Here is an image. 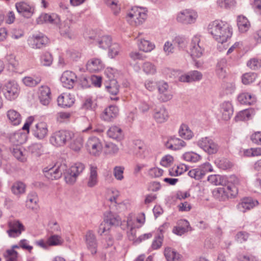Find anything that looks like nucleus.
I'll list each match as a JSON object with an SVG mask.
<instances>
[{"label":"nucleus","instance_id":"f257e3e1","mask_svg":"<svg viewBox=\"0 0 261 261\" xmlns=\"http://www.w3.org/2000/svg\"><path fill=\"white\" fill-rule=\"evenodd\" d=\"M85 165L81 163H76L68 168L67 165L63 163L60 165L46 167L43 169L44 176L50 180L58 179L62 174L64 175L66 182L69 185H73L76 181L77 176L83 172Z\"/></svg>","mask_w":261,"mask_h":261},{"label":"nucleus","instance_id":"f03ea898","mask_svg":"<svg viewBox=\"0 0 261 261\" xmlns=\"http://www.w3.org/2000/svg\"><path fill=\"white\" fill-rule=\"evenodd\" d=\"M207 29L213 38L221 43L226 42L232 34L231 26L227 22L220 20L211 22L208 24Z\"/></svg>","mask_w":261,"mask_h":261},{"label":"nucleus","instance_id":"7ed1b4c3","mask_svg":"<svg viewBox=\"0 0 261 261\" xmlns=\"http://www.w3.org/2000/svg\"><path fill=\"white\" fill-rule=\"evenodd\" d=\"M127 21L132 26L142 24L147 18V13L144 9L139 7L133 8L126 16Z\"/></svg>","mask_w":261,"mask_h":261},{"label":"nucleus","instance_id":"20e7f679","mask_svg":"<svg viewBox=\"0 0 261 261\" xmlns=\"http://www.w3.org/2000/svg\"><path fill=\"white\" fill-rule=\"evenodd\" d=\"M74 137V133L70 130H60L53 133L50 137L49 142L55 146H63Z\"/></svg>","mask_w":261,"mask_h":261},{"label":"nucleus","instance_id":"39448f33","mask_svg":"<svg viewBox=\"0 0 261 261\" xmlns=\"http://www.w3.org/2000/svg\"><path fill=\"white\" fill-rule=\"evenodd\" d=\"M223 187L215 189L212 194L213 196L219 201H226L229 198L236 197L238 194V190L234 187L223 186Z\"/></svg>","mask_w":261,"mask_h":261},{"label":"nucleus","instance_id":"423d86ee","mask_svg":"<svg viewBox=\"0 0 261 261\" xmlns=\"http://www.w3.org/2000/svg\"><path fill=\"white\" fill-rule=\"evenodd\" d=\"M197 11L192 9H185L177 13L176 20L183 24L189 25L195 23L198 18Z\"/></svg>","mask_w":261,"mask_h":261},{"label":"nucleus","instance_id":"0eeeda50","mask_svg":"<svg viewBox=\"0 0 261 261\" xmlns=\"http://www.w3.org/2000/svg\"><path fill=\"white\" fill-rule=\"evenodd\" d=\"M197 145L208 154H213L217 152L218 145L209 137H203L197 142Z\"/></svg>","mask_w":261,"mask_h":261},{"label":"nucleus","instance_id":"6e6552de","mask_svg":"<svg viewBox=\"0 0 261 261\" xmlns=\"http://www.w3.org/2000/svg\"><path fill=\"white\" fill-rule=\"evenodd\" d=\"M86 146L89 152L95 156L100 155L103 148L101 140L94 136L88 138Z\"/></svg>","mask_w":261,"mask_h":261},{"label":"nucleus","instance_id":"1a4fd4ad","mask_svg":"<svg viewBox=\"0 0 261 261\" xmlns=\"http://www.w3.org/2000/svg\"><path fill=\"white\" fill-rule=\"evenodd\" d=\"M72 20L70 19H66L59 24V33L60 35L70 40L76 37V34L71 27Z\"/></svg>","mask_w":261,"mask_h":261},{"label":"nucleus","instance_id":"9d476101","mask_svg":"<svg viewBox=\"0 0 261 261\" xmlns=\"http://www.w3.org/2000/svg\"><path fill=\"white\" fill-rule=\"evenodd\" d=\"M204 50V47L200 43V36L198 35L194 36L192 38L189 45L191 56L193 58H200L202 56Z\"/></svg>","mask_w":261,"mask_h":261},{"label":"nucleus","instance_id":"9b49d317","mask_svg":"<svg viewBox=\"0 0 261 261\" xmlns=\"http://www.w3.org/2000/svg\"><path fill=\"white\" fill-rule=\"evenodd\" d=\"M87 249L90 251L92 254L97 252L98 242L96 235L93 230H88L83 237Z\"/></svg>","mask_w":261,"mask_h":261},{"label":"nucleus","instance_id":"f8f14e48","mask_svg":"<svg viewBox=\"0 0 261 261\" xmlns=\"http://www.w3.org/2000/svg\"><path fill=\"white\" fill-rule=\"evenodd\" d=\"M29 46L34 49H40L45 46L48 42V38L42 33L33 35L28 40Z\"/></svg>","mask_w":261,"mask_h":261},{"label":"nucleus","instance_id":"ddd939ff","mask_svg":"<svg viewBox=\"0 0 261 261\" xmlns=\"http://www.w3.org/2000/svg\"><path fill=\"white\" fill-rule=\"evenodd\" d=\"M19 93V86L15 81L7 83L4 88V94L5 98L9 100L16 99Z\"/></svg>","mask_w":261,"mask_h":261},{"label":"nucleus","instance_id":"4468645a","mask_svg":"<svg viewBox=\"0 0 261 261\" xmlns=\"http://www.w3.org/2000/svg\"><path fill=\"white\" fill-rule=\"evenodd\" d=\"M60 81L63 87L70 89L73 87L76 82L77 76L72 71L66 70L62 73Z\"/></svg>","mask_w":261,"mask_h":261},{"label":"nucleus","instance_id":"2eb2a0df","mask_svg":"<svg viewBox=\"0 0 261 261\" xmlns=\"http://www.w3.org/2000/svg\"><path fill=\"white\" fill-rule=\"evenodd\" d=\"M15 7L18 13L27 18L31 17L34 13V7L24 1L16 3Z\"/></svg>","mask_w":261,"mask_h":261},{"label":"nucleus","instance_id":"dca6fc26","mask_svg":"<svg viewBox=\"0 0 261 261\" xmlns=\"http://www.w3.org/2000/svg\"><path fill=\"white\" fill-rule=\"evenodd\" d=\"M32 130L33 135L35 138L39 140H42L48 134V125L44 122H40L35 124Z\"/></svg>","mask_w":261,"mask_h":261},{"label":"nucleus","instance_id":"f3484780","mask_svg":"<svg viewBox=\"0 0 261 261\" xmlns=\"http://www.w3.org/2000/svg\"><path fill=\"white\" fill-rule=\"evenodd\" d=\"M158 89L159 93V99L163 102H166L172 98V94L169 89V86L167 83L160 82L158 83Z\"/></svg>","mask_w":261,"mask_h":261},{"label":"nucleus","instance_id":"a211bd4d","mask_svg":"<svg viewBox=\"0 0 261 261\" xmlns=\"http://www.w3.org/2000/svg\"><path fill=\"white\" fill-rule=\"evenodd\" d=\"M9 229L7 233L10 237L16 238L21 234L24 230V227L19 221L14 220L9 222Z\"/></svg>","mask_w":261,"mask_h":261},{"label":"nucleus","instance_id":"6ab92c4d","mask_svg":"<svg viewBox=\"0 0 261 261\" xmlns=\"http://www.w3.org/2000/svg\"><path fill=\"white\" fill-rule=\"evenodd\" d=\"M258 204V201L253 200L251 197H245L242 198L237 205L238 210L243 213L253 208Z\"/></svg>","mask_w":261,"mask_h":261},{"label":"nucleus","instance_id":"aec40b11","mask_svg":"<svg viewBox=\"0 0 261 261\" xmlns=\"http://www.w3.org/2000/svg\"><path fill=\"white\" fill-rule=\"evenodd\" d=\"M169 117L168 112L164 106L156 108L153 110V117L158 123H163L166 122Z\"/></svg>","mask_w":261,"mask_h":261},{"label":"nucleus","instance_id":"412c9836","mask_svg":"<svg viewBox=\"0 0 261 261\" xmlns=\"http://www.w3.org/2000/svg\"><path fill=\"white\" fill-rule=\"evenodd\" d=\"M202 76V74L200 72L197 70H193L181 75L179 76L178 80L181 82L191 83L200 81Z\"/></svg>","mask_w":261,"mask_h":261},{"label":"nucleus","instance_id":"4be33fe9","mask_svg":"<svg viewBox=\"0 0 261 261\" xmlns=\"http://www.w3.org/2000/svg\"><path fill=\"white\" fill-rule=\"evenodd\" d=\"M74 101L73 95L69 93H63L57 99L58 106L63 108L71 107L74 103Z\"/></svg>","mask_w":261,"mask_h":261},{"label":"nucleus","instance_id":"5701e85b","mask_svg":"<svg viewBox=\"0 0 261 261\" xmlns=\"http://www.w3.org/2000/svg\"><path fill=\"white\" fill-rule=\"evenodd\" d=\"M86 67L89 72H98L104 68L105 65L100 59L92 58L87 62Z\"/></svg>","mask_w":261,"mask_h":261},{"label":"nucleus","instance_id":"b1692460","mask_svg":"<svg viewBox=\"0 0 261 261\" xmlns=\"http://www.w3.org/2000/svg\"><path fill=\"white\" fill-rule=\"evenodd\" d=\"M119 110L115 106H110L106 108L101 115V118L106 121H111L118 115Z\"/></svg>","mask_w":261,"mask_h":261},{"label":"nucleus","instance_id":"393cba45","mask_svg":"<svg viewBox=\"0 0 261 261\" xmlns=\"http://www.w3.org/2000/svg\"><path fill=\"white\" fill-rule=\"evenodd\" d=\"M191 230L189 222L185 219H181L178 221L176 226L173 229V232L176 234L181 236L185 232Z\"/></svg>","mask_w":261,"mask_h":261},{"label":"nucleus","instance_id":"a878e982","mask_svg":"<svg viewBox=\"0 0 261 261\" xmlns=\"http://www.w3.org/2000/svg\"><path fill=\"white\" fill-rule=\"evenodd\" d=\"M186 142L177 138L172 137L170 138L165 143L166 148L172 150H179L186 146Z\"/></svg>","mask_w":261,"mask_h":261},{"label":"nucleus","instance_id":"bb28decb","mask_svg":"<svg viewBox=\"0 0 261 261\" xmlns=\"http://www.w3.org/2000/svg\"><path fill=\"white\" fill-rule=\"evenodd\" d=\"M164 255L167 261H183L184 257L175 249L166 247L164 250Z\"/></svg>","mask_w":261,"mask_h":261},{"label":"nucleus","instance_id":"cd10ccee","mask_svg":"<svg viewBox=\"0 0 261 261\" xmlns=\"http://www.w3.org/2000/svg\"><path fill=\"white\" fill-rule=\"evenodd\" d=\"M39 98L41 103L47 105L50 100V90L47 86H42L39 89Z\"/></svg>","mask_w":261,"mask_h":261},{"label":"nucleus","instance_id":"c85d7f7f","mask_svg":"<svg viewBox=\"0 0 261 261\" xmlns=\"http://www.w3.org/2000/svg\"><path fill=\"white\" fill-rule=\"evenodd\" d=\"M91 39H93V43L102 49L108 48L112 43V38L109 35H105L98 38L90 37Z\"/></svg>","mask_w":261,"mask_h":261},{"label":"nucleus","instance_id":"c756f323","mask_svg":"<svg viewBox=\"0 0 261 261\" xmlns=\"http://www.w3.org/2000/svg\"><path fill=\"white\" fill-rule=\"evenodd\" d=\"M104 221L110 227L117 226L121 224V219L120 217L111 212H108L105 214Z\"/></svg>","mask_w":261,"mask_h":261},{"label":"nucleus","instance_id":"7c9ffc66","mask_svg":"<svg viewBox=\"0 0 261 261\" xmlns=\"http://www.w3.org/2000/svg\"><path fill=\"white\" fill-rule=\"evenodd\" d=\"M223 119L229 120L233 114L232 106L229 101H224L220 106Z\"/></svg>","mask_w":261,"mask_h":261},{"label":"nucleus","instance_id":"2f4dec72","mask_svg":"<svg viewBox=\"0 0 261 261\" xmlns=\"http://www.w3.org/2000/svg\"><path fill=\"white\" fill-rule=\"evenodd\" d=\"M237 99L238 101L242 105H251L256 101L255 96L247 92L240 93L238 96Z\"/></svg>","mask_w":261,"mask_h":261},{"label":"nucleus","instance_id":"473e14b6","mask_svg":"<svg viewBox=\"0 0 261 261\" xmlns=\"http://www.w3.org/2000/svg\"><path fill=\"white\" fill-rule=\"evenodd\" d=\"M7 116L12 125H18L21 121V115L15 110L11 109L8 110L7 112Z\"/></svg>","mask_w":261,"mask_h":261},{"label":"nucleus","instance_id":"72a5a7b5","mask_svg":"<svg viewBox=\"0 0 261 261\" xmlns=\"http://www.w3.org/2000/svg\"><path fill=\"white\" fill-rule=\"evenodd\" d=\"M107 135L109 137L117 141H120L123 138L122 129L117 126H111L107 131Z\"/></svg>","mask_w":261,"mask_h":261},{"label":"nucleus","instance_id":"f704fd0d","mask_svg":"<svg viewBox=\"0 0 261 261\" xmlns=\"http://www.w3.org/2000/svg\"><path fill=\"white\" fill-rule=\"evenodd\" d=\"M138 46L140 50L144 52H150L155 48V44L147 40L140 39L138 43Z\"/></svg>","mask_w":261,"mask_h":261},{"label":"nucleus","instance_id":"c9c22d12","mask_svg":"<svg viewBox=\"0 0 261 261\" xmlns=\"http://www.w3.org/2000/svg\"><path fill=\"white\" fill-rule=\"evenodd\" d=\"M207 181L215 186H224L226 183V176L217 174L211 175L207 177Z\"/></svg>","mask_w":261,"mask_h":261},{"label":"nucleus","instance_id":"e433bc0d","mask_svg":"<svg viewBox=\"0 0 261 261\" xmlns=\"http://www.w3.org/2000/svg\"><path fill=\"white\" fill-rule=\"evenodd\" d=\"M236 86L234 82L224 83L222 86L221 95L222 96L232 95L236 91Z\"/></svg>","mask_w":261,"mask_h":261},{"label":"nucleus","instance_id":"4c0bfd02","mask_svg":"<svg viewBox=\"0 0 261 261\" xmlns=\"http://www.w3.org/2000/svg\"><path fill=\"white\" fill-rule=\"evenodd\" d=\"M237 24L239 30L241 33L247 32L250 26L247 18L244 16H239L237 18Z\"/></svg>","mask_w":261,"mask_h":261},{"label":"nucleus","instance_id":"58836bf2","mask_svg":"<svg viewBox=\"0 0 261 261\" xmlns=\"http://www.w3.org/2000/svg\"><path fill=\"white\" fill-rule=\"evenodd\" d=\"M178 133L179 136L186 140H190L194 136V134L189 126L185 124L180 125Z\"/></svg>","mask_w":261,"mask_h":261},{"label":"nucleus","instance_id":"ea45409f","mask_svg":"<svg viewBox=\"0 0 261 261\" xmlns=\"http://www.w3.org/2000/svg\"><path fill=\"white\" fill-rule=\"evenodd\" d=\"M226 60L225 59H220L216 65V72L220 78H224L226 75Z\"/></svg>","mask_w":261,"mask_h":261},{"label":"nucleus","instance_id":"a19ab883","mask_svg":"<svg viewBox=\"0 0 261 261\" xmlns=\"http://www.w3.org/2000/svg\"><path fill=\"white\" fill-rule=\"evenodd\" d=\"M38 202V198L36 193L32 192L28 194L26 201L28 207L32 210L37 208Z\"/></svg>","mask_w":261,"mask_h":261},{"label":"nucleus","instance_id":"79ce46f5","mask_svg":"<svg viewBox=\"0 0 261 261\" xmlns=\"http://www.w3.org/2000/svg\"><path fill=\"white\" fill-rule=\"evenodd\" d=\"M72 141L70 143V148L75 152L80 151L83 145V139L82 136L77 135L72 138Z\"/></svg>","mask_w":261,"mask_h":261},{"label":"nucleus","instance_id":"37998d69","mask_svg":"<svg viewBox=\"0 0 261 261\" xmlns=\"http://www.w3.org/2000/svg\"><path fill=\"white\" fill-rule=\"evenodd\" d=\"M28 151L33 156H39L43 152L41 143H34L28 146Z\"/></svg>","mask_w":261,"mask_h":261},{"label":"nucleus","instance_id":"c03bdc74","mask_svg":"<svg viewBox=\"0 0 261 261\" xmlns=\"http://www.w3.org/2000/svg\"><path fill=\"white\" fill-rule=\"evenodd\" d=\"M96 106L97 105L95 101L90 97H86L82 104L83 109L92 110V113L93 117L95 116V113L93 110L95 109Z\"/></svg>","mask_w":261,"mask_h":261},{"label":"nucleus","instance_id":"a18cd8bd","mask_svg":"<svg viewBox=\"0 0 261 261\" xmlns=\"http://www.w3.org/2000/svg\"><path fill=\"white\" fill-rule=\"evenodd\" d=\"M182 158L185 161L191 163H196L201 159L199 154L193 151L185 153L183 154Z\"/></svg>","mask_w":261,"mask_h":261},{"label":"nucleus","instance_id":"49530a36","mask_svg":"<svg viewBox=\"0 0 261 261\" xmlns=\"http://www.w3.org/2000/svg\"><path fill=\"white\" fill-rule=\"evenodd\" d=\"M216 165L220 169L226 170L232 166L231 162L225 158H218L215 161Z\"/></svg>","mask_w":261,"mask_h":261},{"label":"nucleus","instance_id":"de8ad7c7","mask_svg":"<svg viewBox=\"0 0 261 261\" xmlns=\"http://www.w3.org/2000/svg\"><path fill=\"white\" fill-rule=\"evenodd\" d=\"M252 112L251 110L245 109L237 114L235 117V119L237 121L248 120L250 118Z\"/></svg>","mask_w":261,"mask_h":261},{"label":"nucleus","instance_id":"09e8293b","mask_svg":"<svg viewBox=\"0 0 261 261\" xmlns=\"http://www.w3.org/2000/svg\"><path fill=\"white\" fill-rule=\"evenodd\" d=\"M41 64L44 66H50L53 61L52 55L49 52L43 53L40 57Z\"/></svg>","mask_w":261,"mask_h":261},{"label":"nucleus","instance_id":"8fccbe9b","mask_svg":"<svg viewBox=\"0 0 261 261\" xmlns=\"http://www.w3.org/2000/svg\"><path fill=\"white\" fill-rule=\"evenodd\" d=\"M25 189V185L20 181L15 182L11 188L12 192L13 194L16 195L24 193Z\"/></svg>","mask_w":261,"mask_h":261},{"label":"nucleus","instance_id":"3c124183","mask_svg":"<svg viewBox=\"0 0 261 261\" xmlns=\"http://www.w3.org/2000/svg\"><path fill=\"white\" fill-rule=\"evenodd\" d=\"M41 81L40 77L26 76L22 79L23 84L29 87H34L40 83Z\"/></svg>","mask_w":261,"mask_h":261},{"label":"nucleus","instance_id":"603ef678","mask_svg":"<svg viewBox=\"0 0 261 261\" xmlns=\"http://www.w3.org/2000/svg\"><path fill=\"white\" fill-rule=\"evenodd\" d=\"M3 255L6 261H17L18 253L13 249H7Z\"/></svg>","mask_w":261,"mask_h":261},{"label":"nucleus","instance_id":"864d4df0","mask_svg":"<svg viewBox=\"0 0 261 261\" xmlns=\"http://www.w3.org/2000/svg\"><path fill=\"white\" fill-rule=\"evenodd\" d=\"M124 167L121 166H117L114 168L113 173L116 180L121 181L124 179Z\"/></svg>","mask_w":261,"mask_h":261},{"label":"nucleus","instance_id":"5fc2aeb1","mask_svg":"<svg viewBox=\"0 0 261 261\" xmlns=\"http://www.w3.org/2000/svg\"><path fill=\"white\" fill-rule=\"evenodd\" d=\"M108 48H109L108 53L109 56L111 58H114L118 56L121 50L119 44L117 43H112Z\"/></svg>","mask_w":261,"mask_h":261},{"label":"nucleus","instance_id":"6e6d98bb","mask_svg":"<svg viewBox=\"0 0 261 261\" xmlns=\"http://www.w3.org/2000/svg\"><path fill=\"white\" fill-rule=\"evenodd\" d=\"M226 182L224 186H229L231 188L234 187L238 191L237 186L240 184V180L238 177L234 175H231L229 177H226Z\"/></svg>","mask_w":261,"mask_h":261},{"label":"nucleus","instance_id":"4d7b16f0","mask_svg":"<svg viewBox=\"0 0 261 261\" xmlns=\"http://www.w3.org/2000/svg\"><path fill=\"white\" fill-rule=\"evenodd\" d=\"M173 43L180 49H184L187 46V40L184 36H177L173 39Z\"/></svg>","mask_w":261,"mask_h":261},{"label":"nucleus","instance_id":"13d9d810","mask_svg":"<svg viewBox=\"0 0 261 261\" xmlns=\"http://www.w3.org/2000/svg\"><path fill=\"white\" fill-rule=\"evenodd\" d=\"M188 175L192 178L196 180H199L204 176V171L201 170V168L199 167L198 168L193 169L189 171Z\"/></svg>","mask_w":261,"mask_h":261},{"label":"nucleus","instance_id":"bf43d9fd","mask_svg":"<svg viewBox=\"0 0 261 261\" xmlns=\"http://www.w3.org/2000/svg\"><path fill=\"white\" fill-rule=\"evenodd\" d=\"M106 5L109 7L115 15H117L120 11V7L118 5V0H104Z\"/></svg>","mask_w":261,"mask_h":261},{"label":"nucleus","instance_id":"052dcab7","mask_svg":"<svg viewBox=\"0 0 261 261\" xmlns=\"http://www.w3.org/2000/svg\"><path fill=\"white\" fill-rule=\"evenodd\" d=\"M143 70L147 74H154L156 72V66L151 62H146L142 66Z\"/></svg>","mask_w":261,"mask_h":261},{"label":"nucleus","instance_id":"680f3d73","mask_svg":"<svg viewBox=\"0 0 261 261\" xmlns=\"http://www.w3.org/2000/svg\"><path fill=\"white\" fill-rule=\"evenodd\" d=\"M256 78V74L254 72H248L243 75L242 81L245 85L253 83Z\"/></svg>","mask_w":261,"mask_h":261},{"label":"nucleus","instance_id":"e2e57ef3","mask_svg":"<svg viewBox=\"0 0 261 261\" xmlns=\"http://www.w3.org/2000/svg\"><path fill=\"white\" fill-rule=\"evenodd\" d=\"M119 87L117 81L115 80H112L109 85L106 86L107 91L113 95H116L118 93Z\"/></svg>","mask_w":261,"mask_h":261},{"label":"nucleus","instance_id":"0e129e2a","mask_svg":"<svg viewBox=\"0 0 261 261\" xmlns=\"http://www.w3.org/2000/svg\"><path fill=\"white\" fill-rule=\"evenodd\" d=\"M63 240L61 237L59 235H51L48 238L47 241V244L49 246H57L62 244Z\"/></svg>","mask_w":261,"mask_h":261},{"label":"nucleus","instance_id":"69168bd1","mask_svg":"<svg viewBox=\"0 0 261 261\" xmlns=\"http://www.w3.org/2000/svg\"><path fill=\"white\" fill-rule=\"evenodd\" d=\"M235 4V0H217V6L221 8H229Z\"/></svg>","mask_w":261,"mask_h":261},{"label":"nucleus","instance_id":"338daca9","mask_svg":"<svg viewBox=\"0 0 261 261\" xmlns=\"http://www.w3.org/2000/svg\"><path fill=\"white\" fill-rule=\"evenodd\" d=\"M173 41H167L165 42L163 46V51L166 55H169L173 53L174 51V46Z\"/></svg>","mask_w":261,"mask_h":261},{"label":"nucleus","instance_id":"774afa93","mask_svg":"<svg viewBox=\"0 0 261 261\" xmlns=\"http://www.w3.org/2000/svg\"><path fill=\"white\" fill-rule=\"evenodd\" d=\"M247 66L253 70H256L261 67V60L251 59L247 62Z\"/></svg>","mask_w":261,"mask_h":261}]
</instances>
